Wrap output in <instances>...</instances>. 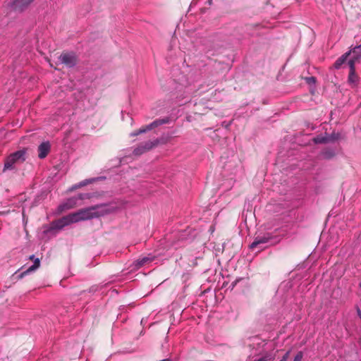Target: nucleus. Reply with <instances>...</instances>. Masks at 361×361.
<instances>
[{
	"label": "nucleus",
	"instance_id": "f257e3e1",
	"mask_svg": "<svg viewBox=\"0 0 361 361\" xmlns=\"http://www.w3.org/2000/svg\"><path fill=\"white\" fill-rule=\"evenodd\" d=\"M107 206L106 204H100L79 209L76 212L71 213L59 219L55 222V227L62 228L71 224L87 221L107 214L111 212V209H108Z\"/></svg>",
	"mask_w": 361,
	"mask_h": 361
},
{
	"label": "nucleus",
	"instance_id": "f03ea898",
	"mask_svg": "<svg viewBox=\"0 0 361 361\" xmlns=\"http://www.w3.org/2000/svg\"><path fill=\"white\" fill-rule=\"evenodd\" d=\"M27 148H23L8 156L4 161V171L13 170L16 164L23 163L27 158Z\"/></svg>",
	"mask_w": 361,
	"mask_h": 361
},
{
	"label": "nucleus",
	"instance_id": "7ed1b4c3",
	"mask_svg": "<svg viewBox=\"0 0 361 361\" xmlns=\"http://www.w3.org/2000/svg\"><path fill=\"white\" fill-rule=\"evenodd\" d=\"M59 61L67 68H73L78 63V58L73 51H63L59 56Z\"/></svg>",
	"mask_w": 361,
	"mask_h": 361
},
{
	"label": "nucleus",
	"instance_id": "20e7f679",
	"mask_svg": "<svg viewBox=\"0 0 361 361\" xmlns=\"http://www.w3.org/2000/svg\"><path fill=\"white\" fill-rule=\"evenodd\" d=\"M159 142V139L141 142L136 148L134 149L133 154L136 156L141 155L158 146Z\"/></svg>",
	"mask_w": 361,
	"mask_h": 361
},
{
	"label": "nucleus",
	"instance_id": "39448f33",
	"mask_svg": "<svg viewBox=\"0 0 361 361\" xmlns=\"http://www.w3.org/2000/svg\"><path fill=\"white\" fill-rule=\"evenodd\" d=\"M78 205V198H76V197H72L68 198L65 202L59 205L58 211L59 213H61L66 210L75 208Z\"/></svg>",
	"mask_w": 361,
	"mask_h": 361
},
{
	"label": "nucleus",
	"instance_id": "423d86ee",
	"mask_svg": "<svg viewBox=\"0 0 361 361\" xmlns=\"http://www.w3.org/2000/svg\"><path fill=\"white\" fill-rule=\"evenodd\" d=\"M29 259L33 260L34 264L32 266H30L28 269H27L25 271L19 274L17 276L18 279H23L24 276H25L26 275L29 274L32 271H35L39 267L40 261L39 258H35V255H32L29 257Z\"/></svg>",
	"mask_w": 361,
	"mask_h": 361
},
{
	"label": "nucleus",
	"instance_id": "0eeeda50",
	"mask_svg": "<svg viewBox=\"0 0 361 361\" xmlns=\"http://www.w3.org/2000/svg\"><path fill=\"white\" fill-rule=\"evenodd\" d=\"M51 151V144L49 141L42 142L37 147L38 157L44 159Z\"/></svg>",
	"mask_w": 361,
	"mask_h": 361
},
{
	"label": "nucleus",
	"instance_id": "6e6552de",
	"mask_svg": "<svg viewBox=\"0 0 361 361\" xmlns=\"http://www.w3.org/2000/svg\"><path fill=\"white\" fill-rule=\"evenodd\" d=\"M33 0H13L12 6L15 10L22 11Z\"/></svg>",
	"mask_w": 361,
	"mask_h": 361
},
{
	"label": "nucleus",
	"instance_id": "1a4fd4ad",
	"mask_svg": "<svg viewBox=\"0 0 361 361\" xmlns=\"http://www.w3.org/2000/svg\"><path fill=\"white\" fill-rule=\"evenodd\" d=\"M269 238H270L266 237V236L257 237V238H255V239L252 243V244L250 245V247L251 249H254V248L257 247L260 244L267 243L269 241Z\"/></svg>",
	"mask_w": 361,
	"mask_h": 361
},
{
	"label": "nucleus",
	"instance_id": "9d476101",
	"mask_svg": "<svg viewBox=\"0 0 361 361\" xmlns=\"http://www.w3.org/2000/svg\"><path fill=\"white\" fill-rule=\"evenodd\" d=\"M99 196H100V195L98 194L97 192H90V193H80L75 197H76V198H78V200H86V199L90 200V199H92V198H98Z\"/></svg>",
	"mask_w": 361,
	"mask_h": 361
},
{
	"label": "nucleus",
	"instance_id": "9b49d317",
	"mask_svg": "<svg viewBox=\"0 0 361 361\" xmlns=\"http://www.w3.org/2000/svg\"><path fill=\"white\" fill-rule=\"evenodd\" d=\"M350 52L345 53V54L342 55L341 57H339L334 63V67L336 69H338L341 68L342 64L346 61L348 56H349Z\"/></svg>",
	"mask_w": 361,
	"mask_h": 361
},
{
	"label": "nucleus",
	"instance_id": "f8f14e48",
	"mask_svg": "<svg viewBox=\"0 0 361 361\" xmlns=\"http://www.w3.org/2000/svg\"><path fill=\"white\" fill-rule=\"evenodd\" d=\"M359 80L358 75L356 74L355 71H349L348 75V82L350 84H353V85H356Z\"/></svg>",
	"mask_w": 361,
	"mask_h": 361
},
{
	"label": "nucleus",
	"instance_id": "ddd939ff",
	"mask_svg": "<svg viewBox=\"0 0 361 361\" xmlns=\"http://www.w3.org/2000/svg\"><path fill=\"white\" fill-rule=\"evenodd\" d=\"M167 122H168L167 119H157V120L154 121L152 123H151L150 124L147 125V128L150 129V130H151L153 128H157V126H159L160 125L166 123Z\"/></svg>",
	"mask_w": 361,
	"mask_h": 361
},
{
	"label": "nucleus",
	"instance_id": "4468645a",
	"mask_svg": "<svg viewBox=\"0 0 361 361\" xmlns=\"http://www.w3.org/2000/svg\"><path fill=\"white\" fill-rule=\"evenodd\" d=\"M153 258L152 257H142L140 259H138L137 261H136V267H142L143 265L149 263V262H151L152 261Z\"/></svg>",
	"mask_w": 361,
	"mask_h": 361
},
{
	"label": "nucleus",
	"instance_id": "2eb2a0df",
	"mask_svg": "<svg viewBox=\"0 0 361 361\" xmlns=\"http://www.w3.org/2000/svg\"><path fill=\"white\" fill-rule=\"evenodd\" d=\"M94 181V178L85 179L81 182H80V185L81 188L85 187L89 184L92 183Z\"/></svg>",
	"mask_w": 361,
	"mask_h": 361
},
{
	"label": "nucleus",
	"instance_id": "dca6fc26",
	"mask_svg": "<svg viewBox=\"0 0 361 361\" xmlns=\"http://www.w3.org/2000/svg\"><path fill=\"white\" fill-rule=\"evenodd\" d=\"M348 65L350 68V71H355V60L354 59H350L348 62Z\"/></svg>",
	"mask_w": 361,
	"mask_h": 361
},
{
	"label": "nucleus",
	"instance_id": "f3484780",
	"mask_svg": "<svg viewBox=\"0 0 361 361\" xmlns=\"http://www.w3.org/2000/svg\"><path fill=\"white\" fill-rule=\"evenodd\" d=\"M303 353L302 351L298 352L293 361H302Z\"/></svg>",
	"mask_w": 361,
	"mask_h": 361
},
{
	"label": "nucleus",
	"instance_id": "a211bd4d",
	"mask_svg": "<svg viewBox=\"0 0 361 361\" xmlns=\"http://www.w3.org/2000/svg\"><path fill=\"white\" fill-rule=\"evenodd\" d=\"M81 188V186H80V183H76V184H75V185H72V186L68 189V191H69V192H73V191H74V190H77V189H79V188Z\"/></svg>",
	"mask_w": 361,
	"mask_h": 361
},
{
	"label": "nucleus",
	"instance_id": "6ab92c4d",
	"mask_svg": "<svg viewBox=\"0 0 361 361\" xmlns=\"http://www.w3.org/2000/svg\"><path fill=\"white\" fill-rule=\"evenodd\" d=\"M148 130H150V129L147 128V126H143V127L140 128L139 130H137V133L142 134V133H146Z\"/></svg>",
	"mask_w": 361,
	"mask_h": 361
},
{
	"label": "nucleus",
	"instance_id": "aec40b11",
	"mask_svg": "<svg viewBox=\"0 0 361 361\" xmlns=\"http://www.w3.org/2000/svg\"><path fill=\"white\" fill-rule=\"evenodd\" d=\"M289 355H290V351H287L281 360L283 361H287V360L289 357Z\"/></svg>",
	"mask_w": 361,
	"mask_h": 361
},
{
	"label": "nucleus",
	"instance_id": "412c9836",
	"mask_svg": "<svg viewBox=\"0 0 361 361\" xmlns=\"http://www.w3.org/2000/svg\"><path fill=\"white\" fill-rule=\"evenodd\" d=\"M314 142H315L316 143H321V142H325V140H324V138H319V137H317V138H315V139H314Z\"/></svg>",
	"mask_w": 361,
	"mask_h": 361
},
{
	"label": "nucleus",
	"instance_id": "4be33fe9",
	"mask_svg": "<svg viewBox=\"0 0 361 361\" xmlns=\"http://www.w3.org/2000/svg\"><path fill=\"white\" fill-rule=\"evenodd\" d=\"M360 49V47H355V48L353 49V54H357V53H358V50H359Z\"/></svg>",
	"mask_w": 361,
	"mask_h": 361
},
{
	"label": "nucleus",
	"instance_id": "5701e85b",
	"mask_svg": "<svg viewBox=\"0 0 361 361\" xmlns=\"http://www.w3.org/2000/svg\"><path fill=\"white\" fill-rule=\"evenodd\" d=\"M140 133H137V130L133 132V133H131V136H137L138 135H140Z\"/></svg>",
	"mask_w": 361,
	"mask_h": 361
},
{
	"label": "nucleus",
	"instance_id": "b1692460",
	"mask_svg": "<svg viewBox=\"0 0 361 361\" xmlns=\"http://www.w3.org/2000/svg\"><path fill=\"white\" fill-rule=\"evenodd\" d=\"M308 80H310L311 82H315V78H314V77L309 78Z\"/></svg>",
	"mask_w": 361,
	"mask_h": 361
},
{
	"label": "nucleus",
	"instance_id": "393cba45",
	"mask_svg": "<svg viewBox=\"0 0 361 361\" xmlns=\"http://www.w3.org/2000/svg\"><path fill=\"white\" fill-rule=\"evenodd\" d=\"M280 361H283V360H280Z\"/></svg>",
	"mask_w": 361,
	"mask_h": 361
}]
</instances>
